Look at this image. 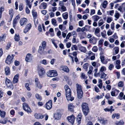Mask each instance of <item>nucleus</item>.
<instances>
[{"label": "nucleus", "instance_id": "obj_1", "mask_svg": "<svg viewBox=\"0 0 125 125\" xmlns=\"http://www.w3.org/2000/svg\"><path fill=\"white\" fill-rule=\"evenodd\" d=\"M65 92V95L67 100L68 101H72L73 100L74 98L71 96V90L67 85L64 86Z\"/></svg>", "mask_w": 125, "mask_h": 125}, {"label": "nucleus", "instance_id": "obj_2", "mask_svg": "<svg viewBox=\"0 0 125 125\" xmlns=\"http://www.w3.org/2000/svg\"><path fill=\"white\" fill-rule=\"evenodd\" d=\"M76 87L78 97L80 99L82 97L83 94L82 87L81 85L77 83Z\"/></svg>", "mask_w": 125, "mask_h": 125}, {"label": "nucleus", "instance_id": "obj_3", "mask_svg": "<svg viewBox=\"0 0 125 125\" xmlns=\"http://www.w3.org/2000/svg\"><path fill=\"white\" fill-rule=\"evenodd\" d=\"M82 109L84 114L86 115L89 112V108L87 104L83 103L81 105Z\"/></svg>", "mask_w": 125, "mask_h": 125}, {"label": "nucleus", "instance_id": "obj_4", "mask_svg": "<svg viewBox=\"0 0 125 125\" xmlns=\"http://www.w3.org/2000/svg\"><path fill=\"white\" fill-rule=\"evenodd\" d=\"M47 76L49 77H53L57 76L58 75L56 71L55 70H49L47 73Z\"/></svg>", "mask_w": 125, "mask_h": 125}, {"label": "nucleus", "instance_id": "obj_5", "mask_svg": "<svg viewBox=\"0 0 125 125\" xmlns=\"http://www.w3.org/2000/svg\"><path fill=\"white\" fill-rule=\"evenodd\" d=\"M38 74L40 77H42L44 75L45 71L44 69L42 67H38Z\"/></svg>", "mask_w": 125, "mask_h": 125}, {"label": "nucleus", "instance_id": "obj_6", "mask_svg": "<svg viewBox=\"0 0 125 125\" xmlns=\"http://www.w3.org/2000/svg\"><path fill=\"white\" fill-rule=\"evenodd\" d=\"M23 109L28 113H30L31 112L30 108L27 103H24L23 104Z\"/></svg>", "mask_w": 125, "mask_h": 125}, {"label": "nucleus", "instance_id": "obj_7", "mask_svg": "<svg viewBox=\"0 0 125 125\" xmlns=\"http://www.w3.org/2000/svg\"><path fill=\"white\" fill-rule=\"evenodd\" d=\"M119 92V91L115 89H112L111 92V94L112 96H117Z\"/></svg>", "mask_w": 125, "mask_h": 125}, {"label": "nucleus", "instance_id": "obj_8", "mask_svg": "<svg viewBox=\"0 0 125 125\" xmlns=\"http://www.w3.org/2000/svg\"><path fill=\"white\" fill-rule=\"evenodd\" d=\"M27 19L25 18H21L20 21V23L21 26H24L27 23Z\"/></svg>", "mask_w": 125, "mask_h": 125}, {"label": "nucleus", "instance_id": "obj_9", "mask_svg": "<svg viewBox=\"0 0 125 125\" xmlns=\"http://www.w3.org/2000/svg\"><path fill=\"white\" fill-rule=\"evenodd\" d=\"M13 56H11L10 55H8L5 61L8 64H10L13 61L12 60Z\"/></svg>", "mask_w": 125, "mask_h": 125}, {"label": "nucleus", "instance_id": "obj_10", "mask_svg": "<svg viewBox=\"0 0 125 125\" xmlns=\"http://www.w3.org/2000/svg\"><path fill=\"white\" fill-rule=\"evenodd\" d=\"M36 86L39 89H41L42 87V85L41 84L39 79L37 78H35V79Z\"/></svg>", "mask_w": 125, "mask_h": 125}, {"label": "nucleus", "instance_id": "obj_11", "mask_svg": "<svg viewBox=\"0 0 125 125\" xmlns=\"http://www.w3.org/2000/svg\"><path fill=\"white\" fill-rule=\"evenodd\" d=\"M31 27V25L30 23L27 24L24 30V32L25 33H26L30 30Z\"/></svg>", "mask_w": 125, "mask_h": 125}, {"label": "nucleus", "instance_id": "obj_12", "mask_svg": "<svg viewBox=\"0 0 125 125\" xmlns=\"http://www.w3.org/2000/svg\"><path fill=\"white\" fill-rule=\"evenodd\" d=\"M45 49L42 47L41 46H39L38 50V52L41 55H43L45 54V51H44Z\"/></svg>", "mask_w": 125, "mask_h": 125}, {"label": "nucleus", "instance_id": "obj_13", "mask_svg": "<svg viewBox=\"0 0 125 125\" xmlns=\"http://www.w3.org/2000/svg\"><path fill=\"white\" fill-rule=\"evenodd\" d=\"M97 41V39L93 36L91 38L89 39V42L90 43H92L93 44H95L96 43Z\"/></svg>", "mask_w": 125, "mask_h": 125}, {"label": "nucleus", "instance_id": "obj_14", "mask_svg": "<svg viewBox=\"0 0 125 125\" xmlns=\"http://www.w3.org/2000/svg\"><path fill=\"white\" fill-rule=\"evenodd\" d=\"M33 59V56L31 54L28 53L26 55L25 61L27 62H30Z\"/></svg>", "mask_w": 125, "mask_h": 125}, {"label": "nucleus", "instance_id": "obj_15", "mask_svg": "<svg viewBox=\"0 0 125 125\" xmlns=\"http://www.w3.org/2000/svg\"><path fill=\"white\" fill-rule=\"evenodd\" d=\"M68 121L70 123L73 124L74 123L75 120V117L73 115H72L70 116H68L67 117Z\"/></svg>", "mask_w": 125, "mask_h": 125}, {"label": "nucleus", "instance_id": "obj_16", "mask_svg": "<svg viewBox=\"0 0 125 125\" xmlns=\"http://www.w3.org/2000/svg\"><path fill=\"white\" fill-rule=\"evenodd\" d=\"M60 69L62 70L64 72L68 73L69 72V70L68 68L66 66H61L60 67Z\"/></svg>", "mask_w": 125, "mask_h": 125}, {"label": "nucleus", "instance_id": "obj_17", "mask_svg": "<svg viewBox=\"0 0 125 125\" xmlns=\"http://www.w3.org/2000/svg\"><path fill=\"white\" fill-rule=\"evenodd\" d=\"M98 120L100 122V123L104 125L107 123V120L101 117L98 118Z\"/></svg>", "mask_w": 125, "mask_h": 125}, {"label": "nucleus", "instance_id": "obj_18", "mask_svg": "<svg viewBox=\"0 0 125 125\" xmlns=\"http://www.w3.org/2000/svg\"><path fill=\"white\" fill-rule=\"evenodd\" d=\"M52 107V102L51 100L49 101L46 104L45 107L48 109L50 110Z\"/></svg>", "mask_w": 125, "mask_h": 125}, {"label": "nucleus", "instance_id": "obj_19", "mask_svg": "<svg viewBox=\"0 0 125 125\" xmlns=\"http://www.w3.org/2000/svg\"><path fill=\"white\" fill-rule=\"evenodd\" d=\"M32 13L34 18V21L35 22V20L36 19L37 17L38 16L37 13L36 11H35L33 9L32 11Z\"/></svg>", "mask_w": 125, "mask_h": 125}, {"label": "nucleus", "instance_id": "obj_20", "mask_svg": "<svg viewBox=\"0 0 125 125\" xmlns=\"http://www.w3.org/2000/svg\"><path fill=\"white\" fill-rule=\"evenodd\" d=\"M19 77V74H17L13 78L12 82L14 83H17L18 81V78Z\"/></svg>", "mask_w": 125, "mask_h": 125}, {"label": "nucleus", "instance_id": "obj_21", "mask_svg": "<svg viewBox=\"0 0 125 125\" xmlns=\"http://www.w3.org/2000/svg\"><path fill=\"white\" fill-rule=\"evenodd\" d=\"M34 116L36 118L38 119H42L43 117V115L39 113H35V114Z\"/></svg>", "mask_w": 125, "mask_h": 125}, {"label": "nucleus", "instance_id": "obj_22", "mask_svg": "<svg viewBox=\"0 0 125 125\" xmlns=\"http://www.w3.org/2000/svg\"><path fill=\"white\" fill-rule=\"evenodd\" d=\"M100 59L101 62L103 63L106 64L107 63V61L106 60H104V57L103 55H101L100 56Z\"/></svg>", "mask_w": 125, "mask_h": 125}, {"label": "nucleus", "instance_id": "obj_23", "mask_svg": "<svg viewBox=\"0 0 125 125\" xmlns=\"http://www.w3.org/2000/svg\"><path fill=\"white\" fill-rule=\"evenodd\" d=\"M9 14L10 15V19L11 20L12 19L14 13L13 9H10L9 10Z\"/></svg>", "mask_w": 125, "mask_h": 125}, {"label": "nucleus", "instance_id": "obj_24", "mask_svg": "<svg viewBox=\"0 0 125 125\" xmlns=\"http://www.w3.org/2000/svg\"><path fill=\"white\" fill-rule=\"evenodd\" d=\"M100 17L97 15L93 16L92 17V18L94 21H97L100 19Z\"/></svg>", "mask_w": 125, "mask_h": 125}, {"label": "nucleus", "instance_id": "obj_25", "mask_svg": "<svg viewBox=\"0 0 125 125\" xmlns=\"http://www.w3.org/2000/svg\"><path fill=\"white\" fill-rule=\"evenodd\" d=\"M5 73L6 75L10 74V70L9 68L7 67H6L5 69Z\"/></svg>", "mask_w": 125, "mask_h": 125}, {"label": "nucleus", "instance_id": "obj_26", "mask_svg": "<svg viewBox=\"0 0 125 125\" xmlns=\"http://www.w3.org/2000/svg\"><path fill=\"white\" fill-rule=\"evenodd\" d=\"M82 118V116L81 114H79L77 117V121L79 124L80 123L81 120Z\"/></svg>", "mask_w": 125, "mask_h": 125}, {"label": "nucleus", "instance_id": "obj_27", "mask_svg": "<svg viewBox=\"0 0 125 125\" xmlns=\"http://www.w3.org/2000/svg\"><path fill=\"white\" fill-rule=\"evenodd\" d=\"M47 6V4L45 2H43L41 4V6L40 7V9H42V8L44 9H46Z\"/></svg>", "mask_w": 125, "mask_h": 125}, {"label": "nucleus", "instance_id": "obj_28", "mask_svg": "<svg viewBox=\"0 0 125 125\" xmlns=\"http://www.w3.org/2000/svg\"><path fill=\"white\" fill-rule=\"evenodd\" d=\"M73 106L72 104H68V109L69 111H72L73 110Z\"/></svg>", "mask_w": 125, "mask_h": 125}, {"label": "nucleus", "instance_id": "obj_29", "mask_svg": "<svg viewBox=\"0 0 125 125\" xmlns=\"http://www.w3.org/2000/svg\"><path fill=\"white\" fill-rule=\"evenodd\" d=\"M89 70L87 72V74L88 75H90L91 74L92 72V71L94 69V68L92 66H90L89 67Z\"/></svg>", "mask_w": 125, "mask_h": 125}, {"label": "nucleus", "instance_id": "obj_30", "mask_svg": "<svg viewBox=\"0 0 125 125\" xmlns=\"http://www.w3.org/2000/svg\"><path fill=\"white\" fill-rule=\"evenodd\" d=\"M124 123V122L122 120H120L119 121H116L115 124L116 125H123Z\"/></svg>", "mask_w": 125, "mask_h": 125}, {"label": "nucleus", "instance_id": "obj_31", "mask_svg": "<svg viewBox=\"0 0 125 125\" xmlns=\"http://www.w3.org/2000/svg\"><path fill=\"white\" fill-rule=\"evenodd\" d=\"M26 3V6L28 7L29 8L31 9V7L32 3L30 1V0L28 1H25Z\"/></svg>", "mask_w": 125, "mask_h": 125}, {"label": "nucleus", "instance_id": "obj_32", "mask_svg": "<svg viewBox=\"0 0 125 125\" xmlns=\"http://www.w3.org/2000/svg\"><path fill=\"white\" fill-rule=\"evenodd\" d=\"M89 66V64L88 63H86L83 65V67L84 69L86 71H87Z\"/></svg>", "mask_w": 125, "mask_h": 125}, {"label": "nucleus", "instance_id": "obj_33", "mask_svg": "<svg viewBox=\"0 0 125 125\" xmlns=\"http://www.w3.org/2000/svg\"><path fill=\"white\" fill-rule=\"evenodd\" d=\"M79 50L81 52H83L84 53L86 52V48L85 47L81 46Z\"/></svg>", "mask_w": 125, "mask_h": 125}, {"label": "nucleus", "instance_id": "obj_34", "mask_svg": "<svg viewBox=\"0 0 125 125\" xmlns=\"http://www.w3.org/2000/svg\"><path fill=\"white\" fill-rule=\"evenodd\" d=\"M6 113L5 111H1L0 110V116L2 118H4L5 116Z\"/></svg>", "mask_w": 125, "mask_h": 125}, {"label": "nucleus", "instance_id": "obj_35", "mask_svg": "<svg viewBox=\"0 0 125 125\" xmlns=\"http://www.w3.org/2000/svg\"><path fill=\"white\" fill-rule=\"evenodd\" d=\"M63 18L65 20L67 19L68 17V13L67 12H65L63 13L62 15Z\"/></svg>", "mask_w": 125, "mask_h": 125}, {"label": "nucleus", "instance_id": "obj_36", "mask_svg": "<svg viewBox=\"0 0 125 125\" xmlns=\"http://www.w3.org/2000/svg\"><path fill=\"white\" fill-rule=\"evenodd\" d=\"M41 44V45L40 46H41L42 47L45 49L47 46L46 42L44 41H43L42 42Z\"/></svg>", "mask_w": 125, "mask_h": 125}, {"label": "nucleus", "instance_id": "obj_37", "mask_svg": "<svg viewBox=\"0 0 125 125\" xmlns=\"http://www.w3.org/2000/svg\"><path fill=\"white\" fill-rule=\"evenodd\" d=\"M20 37L19 34H16L14 37V39L16 41H18L20 40Z\"/></svg>", "mask_w": 125, "mask_h": 125}, {"label": "nucleus", "instance_id": "obj_38", "mask_svg": "<svg viewBox=\"0 0 125 125\" xmlns=\"http://www.w3.org/2000/svg\"><path fill=\"white\" fill-rule=\"evenodd\" d=\"M6 37L5 34H4L1 36H0V42H2L4 41Z\"/></svg>", "mask_w": 125, "mask_h": 125}, {"label": "nucleus", "instance_id": "obj_39", "mask_svg": "<svg viewBox=\"0 0 125 125\" xmlns=\"http://www.w3.org/2000/svg\"><path fill=\"white\" fill-rule=\"evenodd\" d=\"M106 69V68L105 66H103L101 67L99 71L101 73L105 71Z\"/></svg>", "mask_w": 125, "mask_h": 125}, {"label": "nucleus", "instance_id": "obj_40", "mask_svg": "<svg viewBox=\"0 0 125 125\" xmlns=\"http://www.w3.org/2000/svg\"><path fill=\"white\" fill-rule=\"evenodd\" d=\"M108 4L107 1L106 0H104L102 4L103 7L104 8H105L106 7L107 5Z\"/></svg>", "mask_w": 125, "mask_h": 125}, {"label": "nucleus", "instance_id": "obj_41", "mask_svg": "<svg viewBox=\"0 0 125 125\" xmlns=\"http://www.w3.org/2000/svg\"><path fill=\"white\" fill-rule=\"evenodd\" d=\"M51 22L53 25L54 26H57V24H56V20L54 18H53L52 19Z\"/></svg>", "mask_w": 125, "mask_h": 125}, {"label": "nucleus", "instance_id": "obj_42", "mask_svg": "<svg viewBox=\"0 0 125 125\" xmlns=\"http://www.w3.org/2000/svg\"><path fill=\"white\" fill-rule=\"evenodd\" d=\"M120 15L119 13L118 12V11H116L114 15L115 17L118 19L119 18Z\"/></svg>", "mask_w": 125, "mask_h": 125}, {"label": "nucleus", "instance_id": "obj_43", "mask_svg": "<svg viewBox=\"0 0 125 125\" xmlns=\"http://www.w3.org/2000/svg\"><path fill=\"white\" fill-rule=\"evenodd\" d=\"M104 23V22L102 19H100L98 22V25L99 26H101Z\"/></svg>", "mask_w": 125, "mask_h": 125}, {"label": "nucleus", "instance_id": "obj_44", "mask_svg": "<svg viewBox=\"0 0 125 125\" xmlns=\"http://www.w3.org/2000/svg\"><path fill=\"white\" fill-rule=\"evenodd\" d=\"M80 77L81 78L85 79L87 78L84 73H81V74Z\"/></svg>", "mask_w": 125, "mask_h": 125}, {"label": "nucleus", "instance_id": "obj_45", "mask_svg": "<svg viewBox=\"0 0 125 125\" xmlns=\"http://www.w3.org/2000/svg\"><path fill=\"white\" fill-rule=\"evenodd\" d=\"M35 96L39 100L41 101L42 100V97L38 94H35Z\"/></svg>", "mask_w": 125, "mask_h": 125}, {"label": "nucleus", "instance_id": "obj_46", "mask_svg": "<svg viewBox=\"0 0 125 125\" xmlns=\"http://www.w3.org/2000/svg\"><path fill=\"white\" fill-rule=\"evenodd\" d=\"M106 76V74L104 72L101 73L100 78L101 79L104 78Z\"/></svg>", "mask_w": 125, "mask_h": 125}, {"label": "nucleus", "instance_id": "obj_47", "mask_svg": "<svg viewBox=\"0 0 125 125\" xmlns=\"http://www.w3.org/2000/svg\"><path fill=\"white\" fill-rule=\"evenodd\" d=\"M113 20V18L111 17H107L106 21L108 23H110Z\"/></svg>", "mask_w": 125, "mask_h": 125}, {"label": "nucleus", "instance_id": "obj_48", "mask_svg": "<svg viewBox=\"0 0 125 125\" xmlns=\"http://www.w3.org/2000/svg\"><path fill=\"white\" fill-rule=\"evenodd\" d=\"M24 8L23 4L22 3H20L19 6V10L20 11L22 10Z\"/></svg>", "mask_w": 125, "mask_h": 125}, {"label": "nucleus", "instance_id": "obj_49", "mask_svg": "<svg viewBox=\"0 0 125 125\" xmlns=\"http://www.w3.org/2000/svg\"><path fill=\"white\" fill-rule=\"evenodd\" d=\"M100 29L99 27L95 29L94 33L95 35L99 33L100 31Z\"/></svg>", "mask_w": 125, "mask_h": 125}, {"label": "nucleus", "instance_id": "obj_50", "mask_svg": "<svg viewBox=\"0 0 125 125\" xmlns=\"http://www.w3.org/2000/svg\"><path fill=\"white\" fill-rule=\"evenodd\" d=\"M118 86L120 87H122L124 85V83L122 81H120L118 83Z\"/></svg>", "mask_w": 125, "mask_h": 125}, {"label": "nucleus", "instance_id": "obj_51", "mask_svg": "<svg viewBox=\"0 0 125 125\" xmlns=\"http://www.w3.org/2000/svg\"><path fill=\"white\" fill-rule=\"evenodd\" d=\"M113 32L110 29H109L107 31V34L108 36H109L111 35Z\"/></svg>", "mask_w": 125, "mask_h": 125}, {"label": "nucleus", "instance_id": "obj_52", "mask_svg": "<svg viewBox=\"0 0 125 125\" xmlns=\"http://www.w3.org/2000/svg\"><path fill=\"white\" fill-rule=\"evenodd\" d=\"M64 78L67 82L70 83L71 82L70 80H69V78L67 76H64Z\"/></svg>", "mask_w": 125, "mask_h": 125}, {"label": "nucleus", "instance_id": "obj_53", "mask_svg": "<svg viewBox=\"0 0 125 125\" xmlns=\"http://www.w3.org/2000/svg\"><path fill=\"white\" fill-rule=\"evenodd\" d=\"M114 49L115 50V53L116 54H117L119 51V48L118 47H115Z\"/></svg>", "mask_w": 125, "mask_h": 125}, {"label": "nucleus", "instance_id": "obj_54", "mask_svg": "<svg viewBox=\"0 0 125 125\" xmlns=\"http://www.w3.org/2000/svg\"><path fill=\"white\" fill-rule=\"evenodd\" d=\"M98 50V48L96 46H94L92 49V51L95 52H97Z\"/></svg>", "mask_w": 125, "mask_h": 125}, {"label": "nucleus", "instance_id": "obj_55", "mask_svg": "<svg viewBox=\"0 0 125 125\" xmlns=\"http://www.w3.org/2000/svg\"><path fill=\"white\" fill-rule=\"evenodd\" d=\"M115 23L114 22H112L110 26V28L113 30H114Z\"/></svg>", "mask_w": 125, "mask_h": 125}, {"label": "nucleus", "instance_id": "obj_56", "mask_svg": "<svg viewBox=\"0 0 125 125\" xmlns=\"http://www.w3.org/2000/svg\"><path fill=\"white\" fill-rule=\"evenodd\" d=\"M4 9L3 8L1 7L0 8V19L1 18L2 13L4 11Z\"/></svg>", "mask_w": 125, "mask_h": 125}, {"label": "nucleus", "instance_id": "obj_57", "mask_svg": "<svg viewBox=\"0 0 125 125\" xmlns=\"http://www.w3.org/2000/svg\"><path fill=\"white\" fill-rule=\"evenodd\" d=\"M7 122L6 119H4L3 120H0V123L3 124H6Z\"/></svg>", "mask_w": 125, "mask_h": 125}, {"label": "nucleus", "instance_id": "obj_58", "mask_svg": "<svg viewBox=\"0 0 125 125\" xmlns=\"http://www.w3.org/2000/svg\"><path fill=\"white\" fill-rule=\"evenodd\" d=\"M11 46V43L10 42L8 43L6 47V49L7 50Z\"/></svg>", "mask_w": 125, "mask_h": 125}, {"label": "nucleus", "instance_id": "obj_59", "mask_svg": "<svg viewBox=\"0 0 125 125\" xmlns=\"http://www.w3.org/2000/svg\"><path fill=\"white\" fill-rule=\"evenodd\" d=\"M61 9L63 11H65L67 10L66 7L64 6H62L61 7Z\"/></svg>", "mask_w": 125, "mask_h": 125}, {"label": "nucleus", "instance_id": "obj_60", "mask_svg": "<svg viewBox=\"0 0 125 125\" xmlns=\"http://www.w3.org/2000/svg\"><path fill=\"white\" fill-rule=\"evenodd\" d=\"M95 13V10L94 9H91L90 10V15L91 16Z\"/></svg>", "mask_w": 125, "mask_h": 125}, {"label": "nucleus", "instance_id": "obj_61", "mask_svg": "<svg viewBox=\"0 0 125 125\" xmlns=\"http://www.w3.org/2000/svg\"><path fill=\"white\" fill-rule=\"evenodd\" d=\"M29 84L28 83H26L25 84V87L27 89L28 91H30V87H29Z\"/></svg>", "mask_w": 125, "mask_h": 125}, {"label": "nucleus", "instance_id": "obj_62", "mask_svg": "<svg viewBox=\"0 0 125 125\" xmlns=\"http://www.w3.org/2000/svg\"><path fill=\"white\" fill-rule=\"evenodd\" d=\"M100 71H99V72L98 73H96L95 74H94V77H97L98 76H100Z\"/></svg>", "mask_w": 125, "mask_h": 125}, {"label": "nucleus", "instance_id": "obj_63", "mask_svg": "<svg viewBox=\"0 0 125 125\" xmlns=\"http://www.w3.org/2000/svg\"><path fill=\"white\" fill-rule=\"evenodd\" d=\"M17 22V21L14 19L13 21V27H15Z\"/></svg>", "mask_w": 125, "mask_h": 125}, {"label": "nucleus", "instance_id": "obj_64", "mask_svg": "<svg viewBox=\"0 0 125 125\" xmlns=\"http://www.w3.org/2000/svg\"><path fill=\"white\" fill-rule=\"evenodd\" d=\"M83 24V21L82 20L79 21V25L80 26H82Z\"/></svg>", "mask_w": 125, "mask_h": 125}]
</instances>
